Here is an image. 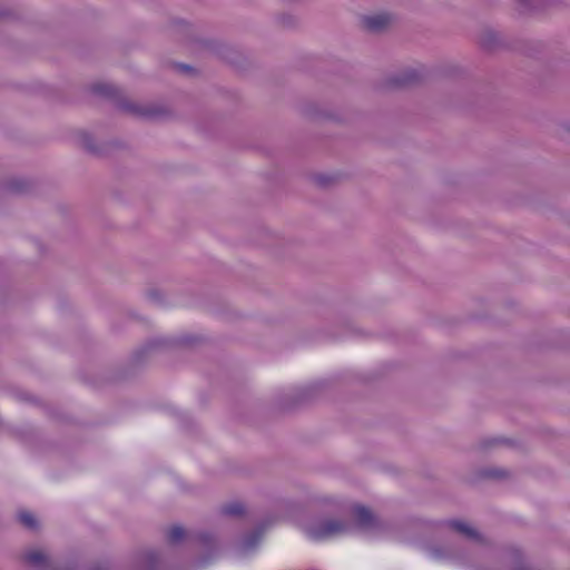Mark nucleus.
Listing matches in <instances>:
<instances>
[{
  "label": "nucleus",
  "mask_w": 570,
  "mask_h": 570,
  "mask_svg": "<svg viewBox=\"0 0 570 570\" xmlns=\"http://www.w3.org/2000/svg\"><path fill=\"white\" fill-rule=\"evenodd\" d=\"M90 91L95 95L105 97L114 101L116 107L135 118L139 119H157L165 114V109L153 105H138L124 98L121 90L110 83L97 82L90 86Z\"/></svg>",
  "instance_id": "nucleus-1"
},
{
  "label": "nucleus",
  "mask_w": 570,
  "mask_h": 570,
  "mask_svg": "<svg viewBox=\"0 0 570 570\" xmlns=\"http://www.w3.org/2000/svg\"><path fill=\"white\" fill-rule=\"evenodd\" d=\"M199 338L194 335H183L178 337H156L146 342L140 348L136 350L129 361L128 370L121 372L114 380H126L135 374V370L142 365L148 355L155 351L169 350L175 347L193 346Z\"/></svg>",
  "instance_id": "nucleus-2"
},
{
  "label": "nucleus",
  "mask_w": 570,
  "mask_h": 570,
  "mask_svg": "<svg viewBox=\"0 0 570 570\" xmlns=\"http://www.w3.org/2000/svg\"><path fill=\"white\" fill-rule=\"evenodd\" d=\"M187 538L199 543L206 550L205 553L195 561V567L198 569L207 567L218 553L215 535L207 531H198L188 534L181 525H173L166 537L170 546H177Z\"/></svg>",
  "instance_id": "nucleus-3"
},
{
  "label": "nucleus",
  "mask_w": 570,
  "mask_h": 570,
  "mask_svg": "<svg viewBox=\"0 0 570 570\" xmlns=\"http://www.w3.org/2000/svg\"><path fill=\"white\" fill-rule=\"evenodd\" d=\"M327 381H317L277 395L276 403L282 411H294L317 401L328 389Z\"/></svg>",
  "instance_id": "nucleus-4"
},
{
  "label": "nucleus",
  "mask_w": 570,
  "mask_h": 570,
  "mask_svg": "<svg viewBox=\"0 0 570 570\" xmlns=\"http://www.w3.org/2000/svg\"><path fill=\"white\" fill-rule=\"evenodd\" d=\"M174 23L177 27H181V29L184 31V35H183L184 41L200 43L204 48L208 49L212 52H217L223 59L229 61L230 63L235 62V60L233 59V56H235L236 52H239L235 48H233L226 43L218 42L216 40L197 38L193 32L191 26H189L184 20H175Z\"/></svg>",
  "instance_id": "nucleus-5"
},
{
  "label": "nucleus",
  "mask_w": 570,
  "mask_h": 570,
  "mask_svg": "<svg viewBox=\"0 0 570 570\" xmlns=\"http://www.w3.org/2000/svg\"><path fill=\"white\" fill-rule=\"evenodd\" d=\"M350 525L342 520H323L316 524H311L305 528L306 535L315 541L326 540L347 533Z\"/></svg>",
  "instance_id": "nucleus-6"
},
{
  "label": "nucleus",
  "mask_w": 570,
  "mask_h": 570,
  "mask_svg": "<svg viewBox=\"0 0 570 570\" xmlns=\"http://www.w3.org/2000/svg\"><path fill=\"white\" fill-rule=\"evenodd\" d=\"M274 523L273 519L262 520L250 532L246 533L236 547V553L245 557L257 550L266 530Z\"/></svg>",
  "instance_id": "nucleus-7"
},
{
  "label": "nucleus",
  "mask_w": 570,
  "mask_h": 570,
  "mask_svg": "<svg viewBox=\"0 0 570 570\" xmlns=\"http://www.w3.org/2000/svg\"><path fill=\"white\" fill-rule=\"evenodd\" d=\"M79 142L88 154L95 157H106L114 149L124 147L122 144L117 140L106 141L100 145H96L94 137L86 131H81L79 134Z\"/></svg>",
  "instance_id": "nucleus-8"
},
{
  "label": "nucleus",
  "mask_w": 570,
  "mask_h": 570,
  "mask_svg": "<svg viewBox=\"0 0 570 570\" xmlns=\"http://www.w3.org/2000/svg\"><path fill=\"white\" fill-rule=\"evenodd\" d=\"M37 184L35 180L22 177H13L6 179L0 185V191L9 196H28L36 191Z\"/></svg>",
  "instance_id": "nucleus-9"
},
{
  "label": "nucleus",
  "mask_w": 570,
  "mask_h": 570,
  "mask_svg": "<svg viewBox=\"0 0 570 570\" xmlns=\"http://www.w3.org/2000/svg\"><path fill=\"white\" fill-rule=\"evenodd\" d=\"M422 79V73L419 70L406 69L389 77L386 86L392 89H403L419 85Z\"/></svg>",
  "instance_id": "nucleus-10"
},
{
  "label": "nucleus",
  "mask_w": 570,
  "mask_h": 570,
  "mask_svg": "<svg viewBox=\"0 0 570 570\" xmlns=\"http://www.w3.org/2000/svg\"><path fill=\"white\" fill-rule=\"evenodd\" d=\"M479 43L484 50L488 51L505 48L509 46L503 35L492 29H487L480 35Z\"/></svg>",
  "instance_id": "nucleus-11"
},
{
  "label": "nucleus",
  "mask_w": 570,
  "mask_h": 570,
  "mask_svg": "<svg viewBox=\"0 0 570 570\" xmlns=\"http://www.w3.org/2000/svg\"><path fill=\"white\" fill-rule=\"evenodd\" d=\"M352 514L355 522L361 529H372L376 527L377 519L374 513L366 507L356 504L352 508Z\"/></svg>",
  "instance_id": "nucleus-12"
},
{
  "label": "nucleus",
  "mask_w": 570,
  "mask_h": 570,
  "mask_svg": "<svg viewBox=\"0 0 570 570\" xmlns=\"http://www.w3.org/2000/svg\"><path fill=\"white\" fill-rule=\"evenodd\" d=\"M445 523L448 524L449 528H451L452 530H454L455 532L460 533L461 535L469 540H472L478 543L484 542L483 535L476 529L472 528L471 525L461 520L452 519L445 521Z\"/></svg>",
  "instance_id": "nucleus-13"
},
{
  "label": "nucleus",
  "mask_w": 570,
  "mask_h": 570,
  "mask_svg": "<svg viewBox=\"0 0 570 570\" xmlns=\"http://www.w3.org/2000/svg\"><path fill=\"white\" fill-rule=\"evenodd\" d=\"M23 560L38 570H49L51 567L49 557L37 550H31L24 553Z\"/></svg>",
  "instance_id": "nucleus-14"
},
{
  "label": "nucleus",
  "mask_w": 570,
  "mask_h": 570,
  "mask_svg": "<svg viewBox=\"0 0 570 570\" xmlns=\"http://www.w3.org/2000/svg\"><path fill=\"white\" fill-rule=\"evenodd\" d=\"M508 564L511 570H529L525 556L520 549L511 548L507 551Z\"/></svg>",
  "instance_id": "nucleus-15"
},
{
  "label": "nucleus",
  "mask_w": 570,
  "mask_h": 570,
  "mask_svg": "<svg viewBox=\"0 0 570 570\" xmlns=\"http://www.w3.org/2000/svg\"><path fill=\"white\" fill-rule=\"evenodd\" d=\"M390 23V19L385 14L366 16L363 18V26L372 32H380Z\"/></svg>",
  "instance_id": "nucleus-16"
},
{
  "label": "nucleus",
  "mask_w": 570,
  "mask_h": 570,
  "mask_svg": "<svg viewBox=\"0 0 570 570\" xmlns=\"http://www.w3.org/2000/svg\"><path fill=\"white\" fill-rule=\"evenodd\" d=\"M12 435L20 442L31 445L38 440V431L35 428L26 426L12 431Z\"/></svg>",
  "instance_id": "nucleus-17"
},
{
  "label": "nucleus",
  "mask_w": 570,
  "mask_h": 570,
  "mask_svg": "<svg viewBox=\"0 0 570 570\" xmlns=\"http://www.w3.org/2000/svg\"><path fill=\"white\" fill-rule=\"evenodd\" d=\"M509 472L500 468H483L476 473L479 479L484 480H501L508 476Z\"/></svg>",
  "instance_id": "nucleus-18"
},
{
  "label": "nucleus",
  "mask_w": 570,
  "mask_h": 570,
  "mask_svg": "<svg viewBox=\"0 0 570 570\" xmlns=\"http://www.w3.org/2000/svg\"><path fill=\"white\" fill-rule=\"evenodd\" d=\"M219 512L224 517H240L245 513V507L239 502H228L219 508Z\"/></svg>",
  "instance_id": "nucleus-19"
},
{
  "label": "nucleus",
  "mask_w": 570,
  "mask_h": 570,
  "mask_svg": "<svg viewBox=\"0 0 570 570\" xmlns=\"http://www.w3.org/2000/svg\"><path fill=\"white\" fill-rule=\"evenodd\" d=\"M141 561L148 570H156L161 561V557L157 551L148 550L142 553Z\"/></svg>",
  "instance_id": "nucleus-20"
},
{
  "label": "nucleus",
  "mask_w": 570,
  "mask_h": 570,
  "mask_svg": "<svg viewBox=\"0 0 570 570\" xmlns=\"http://www.w3.org/2000/svg\"><path fill=\"white\" fill-rule=\"evenodd\" d=\"M277 23L283 29L292 30L298 27L299 20L292 13H281L277 16Z\"/></svg>",
  "instance_id": "nucleus-21"
},
{
  "label": "nucleus",
  "mask_w": 570,
  "mask_h": 570,
  "mask_svg": "<svg viewBox=\"0 0 570 570\" xmlns=\"http://www.w3.org/2000/svg\"><path fill=\"white\" fill-rule=\"evenodd\" d=\"M18 520L24 528L31 531H36L40 527L39 521L36 519V517L27 511L19 512Z\"/></svg>",
  "instance_id": "nucleus-22"
},
{
  "label": "nucleus",
  "mask_w": 570,
  "mask_h": 570,
  "mask_svg": "<svg viewBox=\"0 0 570 570\" xmlns=\"http://www.w3.org/2000/svg\"><path fill=\"white\" fill-rule=\"evenodd\" d=\"M337 179L334 175L317 174L313 176L314 183L321 188H328Z\"/></svg>",
  "instance_id": "nucleus-23"
},
{
  "label": "nucleus",
  "mask_w": 570,
  "mask_h": 570,
  "mask_svg": "<svg viewBox=\"0 0 570 570\" xmlns=\"http://www.w3.org/2000/svg\"><path fill=\"white\" fill-rule=\"evenodd\" d=\"M146 296L147 298L156 304V305H159V306H163L164 305V294L161 291L157 289V288H149L147 292H146Z\"/></svg>",
  "instance_id": "nucleus-24"
},
{
  "label": "nucleus",
  "mask_w": 570,
  "mask_h": 570,
  "mask_svg": "<svg viewBox=\"0 0 570 570\" xmlns=\"http://www.w3.org/2000/svg\"><path fill=\"white\" fill-rule=\"evenodd\" d=\"M176 416L181 425L183 429L187 430V431H193L194 428H195V422L194 420L188 415V414H185V413H181V412H177L176 413Z\"/></svg>",
  "instance_id": "nucleus-25"
},
{
  "label": "nucleus",
  "mask_w": 570,
  "mask_h": 570,
  "mask_svg": "<svg viewBox=\"0 0 570 570\" xmlns=\"http://www.w3.org/2000/svg\"><path fill=\"white\" fill-rule=\"evenodd\" d=\"M428 551L432 558L438 559V560L444 559L450 554V550H448L443 547H438V546L429 547Z\"/></svg>",
  "instance_id": "nucleus-26"
},
{
  "label": "nucleus",
  "mask_w": 570,
  "mask_h": 570,
  "mask_svg": "<svg viewBox=\"0 0 570 570\" xmlns=\"http://www.w3.org/2000/svg\"><path fill=\"white\" fill-rule=\"evenodd\" d=\"M13 395L18 401H21V402L36 403V401H37V399L33 395H31L29 392L22 391V390H14Z\"/></svg>",
  "instance_id": "nucleus-27"
},
{
  "label": "nucleus",
  "mask_w": 570,
  "mask_h": 570,
  "mask_svg": "<svg viewBox=\"0 0 570 570\" xmlns=\"http://www.w3.org/2000/svg\"><path fill=\"white\" fill-rule=\"evenodd\" d=\"M174 67L178 70V71H183V72H189V73H196V70L193 66L190 65H187V63H181V62H176L174 65Z\"/></svg>",
  "instance_id": "nucleus-28"
},
{
  "label": "nucleus",
  "mask_w": 570,
  "mask_h": 570,
  "mask_svg": "<svg viewBox=\"0 0 570 570\" xmlns=\"http://www.w3.org/2000/svg\"><path fill=\"white\" fill-rule=\"evenodd\" d=\"M501 442H503V440H501V439H490V440H484L481 445L483 449H489V448H492L493 445L501 443Z\"/></svg>",
  "instance_id": "nucleus-29"
},
{
  "label": "nucleus",
  "mask_w": 570,
  "mask_h": 570,
  "mask_svg": "<svg viewBox=\"0 0 570 570\" xmlns=\"http://www.w3.org/2000/svg\"><path fill=\"white\" fill-rule=\"evenodd\" d=\"M12 16V12L9 9L0 7V19L9 18Z\"/></svg>",
  "instance_id": "nucleus-30"
},
{
  "label": "nucleus",
  "mask_w": 570,
  "mask_h": 570,
  "mask_svg": "<svg viewBox=\"0 0 570 570\" xmlns=\"http://www.w3.org/2000/svg\"><path fill=\"white\" fill-rule=\"evenodd\" d=\"M535 51L540 52L542 50V43H534Z\"/></svg>",
  "instance_id": "nucleus-31"
}]
</instances>
